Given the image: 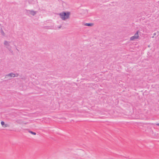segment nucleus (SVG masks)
<instances>
[{
  "label": "nucleus",
  "instance_id": "obj_1",
  "mask_svg": "<svg viewBox=\"0 0 159 159\" xmlns=\"http://www.w3.org/2000/svg\"><path fill=\"white\" fill-rule=\"evenodd\" d=\"M70 14V13L69 12H63V13H60L59 15L61 19L63 20H65L66 19L69 18Z\"/></svg>",
  "mask_w": 159,
  "mask_h": 159
},
{
  "label": "nucleus",
  "instance_id": "obj_2",
  "mask_svg": "<svg viewBox=\"0 0 159 159\" xmlns=\"http://www.w3.org/2000/svg\"><path fill=\"white\" fill-rule=\"evenodd\" d=\"M27 12L28 13H29L33 16H34L37 13V11H34L33 10H27Z\"/></svg>",
  "mask_w": 159,
  "mask_h": 159
},
{
  "label": "nucleus",
  "instance_id": "obj_3",
  "mask_svg": "<svg viewBox=\"0 0 159 159\" xmlns=\"http://www.w3.org/2000/svg\"><path fill=\"white\" fill-rule=\"evenodd\" d=\"M10 42H8L7 41H5L4 42V44L5 45L7 46H10Z\"/></svg>",
  "mask_w": 159,
  "mask_h": 159
},
{
  "label": "nucleus",
  "instance_id": "obj_4",
  "mask_svg": "<svg viewBox=\"0 0 159 159\" xmlns=\"http://www.w3.org/2000/svg\"><path fill=\"white\" fill-rule=\"evenodd\" d=\"M84 25L87 26H91L93 25V24L92 23H86Z\"/></svg>",
  "mask_w": 159,
  "mask_h": 159
},
{
  "label": "nucleus",
  "instance_id": "obj_5",
  "mask_svg": "<svg viewBox=\"0 0 159 159\" xmlns=\"http://www.w3.org/2000/svg\"><path fill=\"white\" fill-rule=\"evenodd\" d=\"M134 36L137 39H138V38L139 37V34H138V31H137L134 34Z\"/></svg>",
  "mask_w": 159,
  "mask_h": 159
},
{
  "label": "nucleus",
  "instance_id": "obj_6",
  "mask_svg": "<svg viewBox=\"0 0 159 159\" xmlns=\"http://www.w3.org/2000/svg\"><path fill=\"white\" fill-rule=\"evenodd\" d=\"M14 75V73H10V74H9L7 75H6V76H11V77H13Z\"/></svg>",
  "mask_w": 159,
  "mask_h": 159
},
{
  "label": "nucleus",
  "instance_id": "obj_7",
  "mask_svg": "<svg viewBox=\"0 0 159 159\" xmlns=\"http://www.w3.org/2000/svg\"><path fill=\"white\" fill-rule=\"evenodd\" d=\"M1 33L2 35L4 36L5 35V33L3 30L1 28Z\"/></svg>",
  "mask_w": 159,
  "mask_h": 159
},
{
  "label": "nucleus",
  "instance_id": "obj_8",
  "mask_svg": "<svg viewBox=\"0 0 159 159\" xmlns=\"http://www.w3.org/2000/svg\"><path fill=\"white\" fill-rule=\"evenodd\" d=\"M135 39H137V38H136L135 36H133L130 38V39L131 40L133 41V40H134Z\"/></svg>",
  "mask_w": 159,
  "mask_h": 159
},
{
  "label": "nucleus",
  "instance_id": "obj_9",
  "mask_svg": "<svg viewBox=\"0 0 159 159\" xmlns=\"http://www.w3.org/2000/svg\"><path fill=\"white\" fill-rule=\"evenodd\" d=\"M7 48L9 50V51L11 52L12 54H13V51L11 49V48H8L7 47Z\"/></svg>",
  "mask_w": 159,
  "mask_h": 159
},
{
  "label": "nucleus",
  "instance_id": "obj_10",
  "mask_svg": "<svg viewBox=\"0 0 159 159\" xmlns=\"http://www.w3.org/2000/svg\"><path fill=\"white\" fill-rule=\"evenodd\" d=\"M29 132L30 133L34 135H35L36 134V133L34 132H33V131H30V130H29Z\"/></svg>",
  "mask_w": 159,
  "mask_h": 159
},
{
  "label": "nucleus",
  "instance_id": "obj_11",
  "mask_svg": "<svg viewBox=\"0 0 159 159\" xmlns=\"http://www.w3.org/2000/svg\"><path fill=\"white\" fill-rule=\"evenodd\" d=\"M16 122H17V123H23V122L21 120H17L16 121Z\"/></svg>",
  "mask_w": 159,
  "mask_h": 159
},
{
  "label": "nucleus",
  "instance_id": "obj_12",
  "mask_svg": "<svg viewBox=\"0 0 159 159\" xmlns=\"http://www.w3.org/2000/svg\"><path fill=\"white\" fill-rule=\"evenodd\" d=\"M19 75V74L18 73H16V74H14V75L13 77H17Z\"/></svg>",
  "mask_w": 159,
  "mask_h": 159
},
{
  "label": "nucleus",
  "instance_id": "obj_13",
  "mask_svg": "<svg viewBox=\"0 0 159 159\" xmlns=\"http://www.w3.org/2000/svg\"><path fill=\"white\" fill-rule=\"evenodd\" d=\"M1 124L3 126V125H4L5 123H4V121H2L1 122Z\"/></svg>",
  "mask_w": 159,
  "mask_h": 159
},
{
  "label": "nucleus",
  "instance_id": "obj_14",
  "mask_svg": "<svg viewBox=\"0 0 159 159\" xmlns=\"http://www.w3.org/2000/svg\"><path fill=\"white\" fill-rule=\"evenodd\" d=\"M14 46H15V47H16V45H14ZM16 50L17 51H19V50H18V49L17 48H16Z\"/></svg>",
  "mask_w": 159,
  "mask_h": 159
},
{
  "label": "nucleus",
  "instance_id": "obj_15",
  "mask_svg": "<svg viewBox=\"0 0 159 159\" xmlns=\"http://www.w3.org/2000/svg\"><path fill=\"white\" fill-rule=\"evenodd\" d=\"M61 26L60 25V26L58 27V28L60 29L61 28Z\"/></svg>",
  "mask_w": 159,
  "mask_h": 159
},
{
  "label": "nucleus",
  "instance_id": "obj_16",
  "mask_svg": "<svg viewBox=\"0 0 159 159\" xmlns=\"http://www.w3.org/2000/svg\"><path fill=\"white\" fill-rule=\"evenodd\" d=\"M156 125H157V126H159V123H158V124H156Z\"/></svg>",
  "mask_w": 159,
  "mask_h": 159
},
{
  "label": "nucleus",
  "instance_id": "obj_17",
  "mask_svg": "<svg viewBox=\"0 0 159 159\" xmlns=\"http://www.w3.org/2000/svg\"><path fill=\"white\" fill-rule=\"evenodd\" d=\"M25 124H27V123H24Z\"/></svg>",
  "mask_w": 159,
  "mask_h": 159
}]
</instances>
